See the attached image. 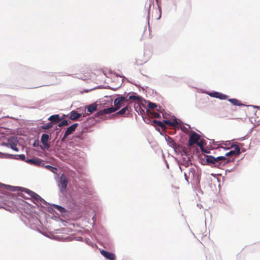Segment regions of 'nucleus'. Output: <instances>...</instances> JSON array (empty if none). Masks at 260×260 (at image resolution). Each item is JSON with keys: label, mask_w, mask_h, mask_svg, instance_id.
Returning <instances> with one entry per match:
<instances>
[{"label": "nucleus", "mask_w": 260, "mask_h": 260, "mask_svg": "<svg viewBox=\"0 0 260 260\" xmlns=\"http://www.w3.org/2000/svg\"><path fill=\"white\" fill-rule=\"evenodd\" d=\"M153 115H154V116L157 118H161L160 114L158 112H154Z\"/></svg>", "instance_id": "5fc2aeb1"}, {"label": "nucleus", "mask_w": 260, "mask_h": 260, "mask_svg": "<svg viewBox=\"0 0 260 260\" xmlns=\"http://www.w3.org/2000/svg\"><path fill=\"white\" fill-rule=\"evenodd\" d=\"M86 243L91 247H93L95 244L92 243L89 239H86Z\"/></svg>", "instance_id": "a18cd8bd"}, {"label": "nucleus", "mask_w": 260, "mask_h": 260, "mask_svg": "<svg viewBox=\"0 0 260 260\" xmlns=\"http://www.w3.org/2000/svg\"><path fill=\"white\" fill-rule=\"evenodd\" d=\"M126 99V97L125 94H117V97L114 100V105L115 106L117 107L118 105L121 102H125V100Z\"/></svg>", "instance_id": "cd10ccee"}, {"label": "nucleus", "mask_w": 260, "mask_h": 260, "mask_svg": "<svg viewBox=\"0 0 260 260\" xmlns=\"http://www.w3.org/2000/svg\"><path fill=\"white\" fill-rule=\"evenodd\" d=\"M19 139L16 136H11L8 139V143H3V145L8 147L12 145H17Z\"/></svg>", "instance_id": "4be33fe9"}, {"label": "nucleus", "mask_w": 260, "mask_h": 260, "mask_svg": "<svg viewBox=\"0 0 260 260\" xmlns=\"http://www.w3.org/2000/svg\"><path fill=\"white\" fill-rule=\"evenodd\" d=\"M179 128L183 132H187L188 131V128L187 127H186L185 126H181V124L179 125Z\"/></svg>", "instance_id": "603ef678"}, {"label": "nucleus", "mask_w": 260, "mask_h": 260, "mask_svg": "<svg viewBox=\"0 0 260 260\" xmlns=\"http://www.w3.org/2000/svg\"><path fill=\"white\" fill-rule=\"evenodd\" d=\"M36 194V193L35 192L31 190V192H30L29 196L31 197V198L32 199V198L34 197V196H35Z\"/></svg>", "instance_id": "052dcab7"}, {"label": "nucleus", "mask_w": 260, "mask_h": 260, "mask_svg": "<svg viewBox=\"0 0 260 260\" xmlns=\"http://www.w3.org/2000/svg\"><path fill=\"white\" fill-rule=\"evenodd\" d=\"M143 103H141V105L140 104H135L134 106V108L136 112L138 113V114L140 115L141 116L145 115V109L142 106Z\"/></svg>", "instance_id": "393cba45"}, {"label": "nucleus", "mask_w": 260, "mask_h": 260, "mask_svg": "<svg viewBox=\"0 0 260 260\" xmlns=\"http://www.w3.org/2000/svg\"><path fill=\"white\" fill-rule=\"evenodd\" d=\"M76 190H73L70 196L72 199L78 203H83L86 200V196L92 195L93 190L90 186V181L85 180H80L76 184Z\"/></svg>", "instance_id": "f03ea898"}, {"label": "nucleus", "mask_w": 260, "mask_h": 260, "mask_svg": "<svg viewBox=\"0 0 260 260\" xmlns=\"http://www.w3.org/2000/svg\"><path fill=\"white\" fill-rule=\"evenodd\" d=\"M155 2H156V3L157 5V6H158L159 5H160V0H155Z\"/></svg>", "instance_id": "774afa93"}, {"label": "nucleus", "mask_w": 260, "mask_h": 260, "mask_svg": "<svg viewBox=\"0 0 260 260\" xmlns=\"http://www.w3.org/2000/svg\"><path fill=\"white\" fill-rule=\"evenodd\" d=\"M202 161L203 165H208L212 167H216L215 156L212 155H205Z\"/></svg>", "instance_id": "ddd939ff"}, {"label": "nucleus", "mask_w": 260, "mask_h": 260, "mask_svg": "<svg viewBox=\"0 0 260 260\" xmlns=\"http://www.w3.org/2000/svg\"><path fill=\"white\" fill-rule=\"evenodd\" d=\"M132 109L128 105H126L125 107L119 110L116 114L123 115L124 116H128Z\"/></svg>", "instance_id": "b1692460"}, {"label": "nucleus", "mask_w": 260, "mask_h": 260, "mask_svg": "<svg viewBox=\"0 0 260 260\" xmlns=\"http://www.w3.org/2000/svg\"><path fill=\"white\" fill-rule=\"evenodd\" d=\"M45 210L51 214L49 216L51 219L56 221H60L63 225H66L67 221L60 217L59 214L57 212L63 217L68 216L71 213V211L69 209L66 208L63 206L55 204H50V205L47 206Z\"/></svg>", "instance_id": "7ed1b4c3"}, {"label": "nucleus", "mask_w": 260, "mask_h": 260, "mask_svg": "<svg viewBox=\"0 0 260 260\" xmlns=\"http://www.w3.org/2000/svg\"><path fill=\"white\" fill-rule=\"evenodd\" d=\"M225 154L224 156H218L217 157H215V162H216V168H219L222 164V161L226 160Z\"/></svg>", "instance_id": "7c9ffc66"}, {"label": "nucleus", "mask_w": 260, "mask_h": 260, "mask_svg": "<svg viewBox=\"0 0 260 260\" xmlns=\"http://www.w3.org/2000/svg\"><path fill=\"white\" fill-rule=\"evenodd\" d=\"M1 189L11 191H18L21 192H23L27 194L28 196L30 193V192H31V190L23 187L12 186L10 185L5 184L4 183H3V185H2Z\"/></svg>", "instance_id": "1a4fd4ad"}, {"label": "nucleus", "mask_w": 260, "mask_h": 260, "mask_svg": "<svg viewBox=\"0 0 260 260\" xmlns=\"http://www.w3.org/2000/svg\"><path fill=\"white\" fill-rule=\"evenodd\" d=\"M75 131V129L71 126V125L68 126L65 131L63 138H67L69 135L73 134Z\"/></svg>", "instance_id": "473e14b6"}, {"label": "nucleus", "mask_w": 260, "mask_h": 260, "mask_svg": "<svg viewBox=\"0 0 260 260\" xmlns=\"http://www.w3.org/2000/svg\"><path fill=\"white\" fill-rule=\"evenodd\" d=\"M220 142H221V144H223L225 146H227L228 145H229V144L231 145V144H232L230 142V141H225H225H221Z\"/></svg>", "instance_id": "6e6d98bb"}, {"label": "nucleus", "mask_w": 260, "mask_h": 260, "mask_svg": "<svg viewBox=\"0 0 260 260\" xmlns=\"http://www.w3.org/2000/svg\"><path fill=\"white\" fill-rule=\"evenodd\" d=\"M178 166H183L185 168L189 167L190 165H192L190 159L188 158L186 159L185 157H182L180 160H177Z\"/></svg>", "instance_id": "a878e982"}, {"label": "nucleus", "mask_w": 260, "mask_h": 260, "mask_svg": "<svg viewBox=\"0 0 260 260\" xmlns=\"http://www.w3.org/2000/svg\"><path fill=\"white\" fill-rule=\"evenodd\" d=\"M202 93H205L211 97L218 99L220 100H225L229 98L228 95L214 90L208 91L206 90H203L202 91Z\"/></svg>", "instance_id": "9b49d317"}, {"label": "nucleus", "mask_w": 260, "mask_h": 260, "mask_svg": "<svg viewBox=\"0 0 260 260\" xmlns=\"http://www.w3.org/2000/svg\"><path fill=\"white\" fill-rule=\"evenodd\" d=\"M70 121L68 120H61L57 124V126H56L53 129L54 131L59 130L58 127H61L63 126V125H67L70 124Z\"/></svg>", "instance_id": "f704fd0d"}, {"label": "nucleus", "mask_w": 260, "mask_h": 260, "mask_svg": "<svg viewBox=\"0 0 260 260\" xmlns=\"http://www.w3.org/2000/svg\"><path fill=\"white\" fill-rule=\"evenodd\" d=\"M184 179L187 182V184H190V182L189 181V177L187 176L186 173H185V172L184 173Z\"/></svg>", "instance_id": "de8ad7c7"}, {"label": "nucleus", "mask_w": 260, "mask_h": 260, "mask_svg": "<svg viewBox=\"0 0 260 260\" xmlns=\"http://www.w3.org/2000/svg\"><path fill=\"white\" fill-rule=\"evenodd\" d=\"M25 162L37 167H41V166L43 165V160L38 157H35L30 158H27L25 160Z\"/></svg>", "instance_id": "dca6fc26"}, {"label": "nucleus", "mask_w": 260, "mask_h": 260, "mask_svg": "<svg viewBox=\"0 0 260 260\" xmlns=\"http://www.w3.org/2000/svg\"><path fill=\"white\" fill-rule=\"evenodd\" d=\"M95 88H96L94 87V88H91V89H85L83 90V92L87 93V92H89V91H91V90H93V89H94Z\"/></svg>", "instance_id": "4d7b16f0"}, {"label": "nucleus", "mask_w": 260, "mask_h": 260, "mask_svg": "<svg viewBox=\"0 0 260 260\" xmlns=\"http://www.w3.org/2000/svg\"><path fill=\"white\" fill-rule=\"evenodd\" d=\"M44 121H43L41 124H43L42 125H40L39 127V129H44L47 130L53 127V125L49 121L45 124L44 123Z\"/></svg>", "instance_id": "e433bc0d"}, {"label": "nucleus", "mask_w": 260, "mask_h": 260, "mask_svg": "<svg viewBox=\"0 0 260 260\" xmlns=\"http://www.w3.org/2000/svg\"><path fill=\"white\" fill-rule=\"evenodd\" d=\"M32 146L34 147H39L40 148V146H42L40 144V141L38 139H36L34 141Z\"/></svg>", "instance_id": "37998d69"}, {"label": "nucleus", "mask_w": 260, "mask_h": 260, "mask_svg": "<svg viewBox=\"0 0 260 260\" xmlns=\"http://www.w3.org/2000/svg\"><path fill=\"white\" fill-rule=\"evenodd\" d=\"M201 136L196 132H192L189 137L188 145L191 146L194 144H197V141L200 139Z\"/></svg>", "instance_id": "412c9836"}, {"label": "nucleus", "mask_w": 260, "mask_h": 260, "mask_svg": "<svg viewBox=\"0 0 260 260\" xmlns=\"http://www.w3.org/2000/svg\"><path fill=\"white\" fill-rule=\"evenodd\" d=\"M101 120H103L100 116L88 117L86 120L81 123L80 128L82 129L83 132L89 133L92 131V127Z\"/></svg>", "instance_id": "20e7f679"}, {"label": "nucleus", "mask_w": 260, "mask_h": 260, "mask_svg": "<svg viewBox=\"0 0 260 260\" xmlns=\"http://www.w3.org/2000/svg\"><path fill=\"white\" fill-rule=\"evenodd\" d=\"M86 133L87 132H83L82 131V129L80 128L79 132L76 133L73 136L72 142L76 143V145H77L80 144L85 139L86 137Z\"/></svg>", "instance_id": "9d476101"}, {"label": "nucleus", "mask_w": 260, "mask_h": 260, "mask_svg": "<svg viewBox=\"0 0 260 260\" xmlns=\"http://www.w3.org/2000/svg\"><path fill=\"white\" fill-rule=\"evenodd\" d=\"M102 255L108 260H116V256L115 253L109 251L104 249H102L100 251Z\"/></svg>", "instance_id": "6ab92c4d"}, {"label": "nucleus", "mask_w": 260, "mask_h": 260, "mask_svg": "<svg viewBox=\"0 0 260 260\" xmlns=\"http://www.w3.org/2000/svg\"><path fill=\"white\" fill-rule=\"evenodd\" d=\"M120 108V106L107 107L104 108L103 109L99 110L95 114L96 116H100L103 120H106L108 118L106 115L107 114L111 113L118 110Z\"/></svg>", "instance_id": "423d86ee"}, {"label": "nucleus", "mask_w": 260, "mask_h": 260, "mask_svg": "<svg viewBox=\"0 0 260 260\" xmlns=\"http://www.w3.org/2000/svg\"><path fill=\"white\" fill-rule=\"evenodd\" d=\"M142 117L143 120H144V121L146 124H151V119L150 118L147 117L146 116H145V115H144Z\"/></svg>", "instance_id": "a19ab883"}, {"label": "nucleus", "mask_w": 260, "mask_h": 260, "mask_svg": "<svg viewBox=\"0 0 260 260\" xmlns=\"http://www.w3.org/2000/svg\"><path fill=\"white\" fill-rule=\"evenodd\" d=\"M142 102H144V104H142V106L145 109L146 112H148L149 109H155L157 111H158L161 109V107L158 104L150 101H147L144 99Z\"/></svg>", "instance_id": "f8f14e48"}, {"label": "nucleus", "mask_w": 260, "mask_h": 260, "mask_svg": "<svg viewBox=\"0 0 260 260\" xmlns=\"http://www.w3.org/2000/svg\"><path fill=\"white\" fill-rule=\"evenodd\" d=\"M158 7V10L159 11V17L157 18V20L159 19L160 18H161V5H159L158 6H157Z\"/></svg>", "instance_id": "3c124183"}, {"label": "nucleus", "mask_w": 260, "mask_h": 260, "mask_svg": "<svg viewBox=\"0 0 260 260\" xmlns=\"http://www.w3.org/2000/svg\"><path fill=\"white\" fill-rule=\"evenodd\" d=\"M231 157L229 158L228 159H226V160L225 161V163H229V162H233V161H235V160L236 158V157H235V155H231Z\"/></svg>", "instance_id": "c03bdc74"}, {"label": "nucleus", "mask_w": 260, "mask_h": 260, "mask_svg": "<svg viewBox=\"0 0 260 260\" xmlns=\"http://www.w3.org/2000/svg\"><path fill=\"white\" fill-rule=\"evenodd\" d=\"M5 158L21 160L24 162L26 158V155L24 154H12L5 153Z\"/></svg>", "instance_id": "a211bd4d"}, {"label": "nucleus", "mask_w": 260, "mask_h": 260, "mask_svg": "<svg viewBox=\"0 0 260 260\" xmlns=\"http://www.w3.org/2000/svg\"><path fill=\"white\" fill-rule=\"evenodd\" d=\"M171 122L172 123H169V125L172 126H178L179 127L181 123H183L182 120L177 118H174L173 120H171Z\"/></svg>", "instance_id": "4c0bfd02"}, {"label": "nucleus", "mask_w": 260, "mask_h": 260, "mask_svg": "<svg viewBox=\"0 0 260 260\" xmlns=\"http://www.w3.org/2000/svg\"><path fill=\"white\" fill-rule=\"evenodd\" d=\"M194 186V190H196L197 191H198L199 193H201L202 194H203V191L201 189V188L200 187V189H198L197 187V185H193Z\"/></svg>", "instance_id": "09e8293b"}, {"label": "nucleus", "mask_w": 260, "mask_h": 260, "mask_svg": "<svg viewBox=\"0 0 260 260\" xmlns=\"http://www.w3.org/2000/svg\"><path fill=\"white\" fill-rule=\"evenodd\" d=\"M218 149H223L224 150H228L230 149V148L226 146L223 147V146H217V147H211V150Z\"/></svg>", "instance_id": "79ce46f5"}, {"label": "nucleus", "mask_w": 260, "mask_h": 260, "mask_svg": "<svg viewBox=\"0 0 260 260\" xmlns=\"http://www.w3.org/2000/svg\"><path fill=\"white\" fill-rule=\"evenodd\" d=\"M153 4V0H149L148 4V7H147V3H146L145 8L146 9L147 11V23L149 24V19H150V8L151 7V5Z\"/></svg>", "instance_id": "2f4dec72"}, {"label": "nucleus", "mask_w": 260, "mask_h": 260, "mask_svg": "<svg viewBox=\"0 0 260 260\" xmlns=\"http://www.w3.org/2000/svg\"><path fill=\"white\" fill-rule=\"evenodd\" d=\"M181 155L182 156H183V155H185V156H187H187H188V154H187L186 152H185L184 150H182V152L181 153Z\"/></svg>", "instance_id": "e2e57ef3"}, {"label": "nucleus", "mask_w": 260, "mask_h": 260, "mask_svg": "<svg viewBox=\"0 0 260 260\" xmlns=\"http://www.w3.org/2000/svg\"><path fill=\"white\" fill-rule=\"evenodd\" d=\"M78 123H74L71 126L76 130V128L79 126Z\"/></svg>", "instance_id": "13d9d810"}, {"label": "nucleus", "mask_w": 260, "mask_h": 260, "mask_svg": "<svg viewBox=\"0 0 260 260\" xmlns=\"http://www.w3.org/2000/svg\"><path fill=\"white\" fill-rule=\"evenodd\" d=\"M77 111H78V114H80V117L81 116H86L88 115V113L86 112V108L85 106L83 107H80L79 108H78L76 110Z\"/></svg>", "instance_id": "72a5a7b5"}, {"label": "nucleus", "mask_w": 260, "mask_h": 260, "mask_svg": "<svg viewBox=\"0 0 260 260\" xmlns=\"http://www.w3.org/2000/svg\"><path fill=\"white\" fill-rule=\"evenodd\" d=\"M210 140V139H209ZM211 141H212V143L210 142V145H211L212 144H213L214 145H217V142H215L214 141V140H210Z\"/></svg>", "instance_id": "680f3d73"}, {"label": "nucleus", "mask_w": 260, "mask_h": 260, "mask_svg": "<svg viewBox=\"0 0 260 260\" xmlns=\"http://www.w3.org/2000/svg\"><path fill=\"white\" fill-rule=\"evenodd\" d=\"M245 107H253V108H255V109H260V106H256V105H246V106Z\"/></svg>", "instance_id": "864d4df0"}, {"label": "nucleus", "mask_w": 260, "mask_h": 260, "mask_svg": "<svg viewBox=\"0 0 260 260\" xmlns=\"http://www.w3.org/2000/svg\"><path fill=\"white\" fill-rule=\"evenodd\" d=\"M165 140L167 144L173 148L176 153H177V147H179V145L177 144L172 138L168 136H165Z\"/></svg>", "instance_id": "aec40b11"}, {"label": "nucleus", "mask_w": 260, "mask_h": 260, "mask_svg": "<svg viewBox=\"0 0 260 260\" xmlns=\"http://www.w3.org/2000/svg\"><path fill=\"white\" fill-rule=\"evenodd\" d=\"M246 137H247V135H246V136H244V137H241V138H239L238 140L239 141H243V140H244L246 139Z\"/></svg>", "instance_id": "69168bd1"}, {"label": "nucleus", "mask_w": 260, "mask_h": 260, "mask_svg": "<svg viewBox=\"0 0 260 260\" xmlns=\"http://www.w3.org/2000/svg\"><path fill=\"white\" fill-rule=\"evenodd\" d=\"M5 153H3L0 152V158H5Z\"/></svg>", "instance_id": "0e129e2a"}, {"label": "nucleus", "mask_w": 260, "mask_h": 260, "mask_svg": "<svg viewBox=\"0 0 260 260\" xmlns=\"http://www.w3.org/2000/svg\"><path fill=\"white\" fill-rule=\"evenodd\" d=\"M202 152L205 153H210L211 152H210V150H206L204 148V151H202Z\"/></svg>", "instance_id": "338daca9"}, {"label": "nucleus", "mask_w": 260, "mask_h": 260, "mask_svg": "<svg viewBox=\"0 0 260 260\" xmlns=\"http://www.w3.org/2000/svg\"><path fill=\"white\" fill-rule=\"evenodd\" d=\"M80 114H78V111L75 110H72L69 114H68V117L70 120H74L77 118L80 117Z\"/></svg>", "instance_id": "c756f323"}, {"label": "nucleus", "mask_w": 260, "mask_h": 260, "mask_svg": "<svg viewBox=\"0 0 260 260\" xmlns=\"http://www.w3.org/2000/svg\"><path fill=\"white\" fill-rule=\"evenodd\" d=\"M32 200L34 203L38 206L37 207L26 202L22 201L24 203V207L27 210V211L26 212V213L27 214V217H26L27 222L25 221V223L29 224L30 228L31 229L35 230L36 229L39 233L45 235V234L42 233L37 228V225L39 224V223H41L40 221L37 217H34L32 214H34L38 215L39 214L38 210L44 212V210H46L47 206L50 205V204L46 201L37 193L35 196H34V197L32 198Z\"/></svg>", "instance_id": "f257e3e1"}, {"label": "nucleus", "mask_w": 260, "mask_h": 260, "mask_svg": "<svg viewBox=\"0 0 260 260\" xmlns=\"http://www.w3.org/2000/svg\"><path fill=\"white\" fill-rule=\"evenodd\" d=\"M124 94L126 97V99L125 100L126 102L133 100H137L139 102H142V100H144V98L142 96L138 95L135 92H129L128 93L125 92Z\"/></svg>", "instance_id": "2eb2a0df"}, {"label": "nucleus", "mask_w": 260, "mask_h": 260, "mask_svg": "<svg viewBox=\"0 0 260 260\" xmlns=\"http://www.w3.org/2000/svg\"><path fill=\"white\" fill-rule=\"evenodd\" d=\"M56 179L60 193L64 195L67 192V187L68 184V181L66 176L64 173H62L58 179L56 178Z\"/></svg>", "instance_id": "6e6552de"}, {"label": "nucleus", "mask_w": 260, "mask_h": 260, "mask_svg": "<svg viewBox=\"0 0 260 260\" xmlns=\"http://www.w3.org/2000/svg\"><path fill=\"white\" fill-rule=\"evenodd\" d=\"M54 131H51V132L49 134H47L46 133L42 134L40 142L42 144V146H40V149L43 151H45L46 150H48L50 148V145L48 143V141L51 140V135L52 134Z\"/></svg>", "instance_id": "0eeeda50"}, {"label": "nucleus", "mask_w": 260, "mask_h": 260, "mask_svg": "<svg viewBox=\"0 0 260 260\" xmlns=\"http://www.w3.org/2000/svg\"><path fill=\"white\" fill-rule=\"evenodd\" d=\"M98 103H99V105L101 106L100 108L102 106L104 108L107 107L112 105V98L111 96H105L104 99H100Z\"/></svg>", "instance_id": "f3484780"}, {"label": "nucleus", "mask_w": 260, "mask_h": 260, "mask_svg": "<svg viewBox=\"0 0 260 260\" xmlns=\"http://www.w3.org/2000/svg\"><path fill=\"white\" fill-rule=\"evenodd\" d=\"M169 123H172V122H171V120L164 119L162 121H160L158 122V125L160 126L162 128H164L165 127V124H167L169 125Z\"/></svg>", "instance_id": "ea45409f"}, {"label": "nucleus", "mask_w": 260, "mask_h": 260, "mask_svg": "<svg viewBox=\"0 0 260 260\" xmlns=\"http://www.w3.org/2000/svg\"><path fill=\"white\" fill-rule=\"evenodd\" d=\"M189 177L191 178L190 183L193 186V185H197V187L200 189L201 172H197L195 168H190L189 169Z\"/></svg>", "instance_id": "39448f33"}, {"label": "nucleus", "mask_w": 260, "mask_h": 260, "mask_svg": "<svg viewBox=\"0 0 260 260\" xmlns=\"http://www.w3.org/2000/svg\"><path fill=\"white\" fill-rule=\"evenodd\" d=\"M228 101L230 102L233 105L236 106H243L245 107L246 106V104H243L241 101L235 99V98H231V99H228Z\"/></svg>", "instance_id": "c85d7f7f"}, {"label": "nucleus", "mask_w": 260, "mask_h": 260, "mask_svg": "<svg viewBox=\"0 0 260 260\" xmlns=\"http://www.w3.org/2000/svg\"><path fill=\"white\" fill-rule=\"evenodd\" d=\"M68 114H62L61 116H60V118L61 119V120H65L64 119L66 118L67 117H68V116H67Z\"/></svg>", "instance_id": "bf43d9fd"}, {"label": "nucleus", "mask_w": 260, "mask_h": 260, "mask_svg": "<svg viewBox=\"0 0 260 260\" xmlns=\"http://www.w3.org/2000/svg\"><path fill=\"white\" fill-rule=\"evenodd\" d=\"M231 148H234L225 153V156H230L231 155H235V157H237L241 153V148L239 146L235 144H231Z\"/></svg>", "instance_id": "4468645a"}, {"label": "nucleus", "mask_w": 260, "mask_h": 260, "mask_svg": "<svg viewBox=\"0 0 260 260\" xmlns=\"http://www.w3.org/2000/svg\"><path fill=\"white\" fill-rule=\"evenodd\" d=\"M41 167L44 168L53 173H55L57 171V168L56 167H54L50 165H45L44 162L43 165L41 166Z\"/></svg>", "instance_id": "c9c22d12"}, {"label": "nucleus", "mask_w": 260, "mask_h": 260, "mask_svg": "<svg viewBox=\"0 0 260 260\" xmlns=\"http://www.w3.org/2000/svg\"><path fill=\"white\" fill-rule=\"evenodd\" d=\"M48 120L53 125L54 124L58 123L61 119L60 118V115L58 114H53L48 118Z\"/></svg>", "instance_id": "bb28decb"}, {"label": "nucleus", "mask_w": 260, "mask_h": 260, "mask_svg": "<svg viewBox=\"0 0 260 260\" xmlns=\"http://www.w3.org/2000/svg\"><path fill=\"white\" fill-rule=\"evenodd\" d=\"M197 144L200 147L201 151H204V146L206 145L207 142L205 140H200L197 143Z\"/></svg>", "instance_id": "58836bf2"}, {"label": "nucleus", "mask_w": 260, "mask_h": 260, "mask_svg": "<svg viewBox=\"0 0 260 260\" xmlns=\"http://www.w3.org/2000/svg\"><path fill=\"white\" fill-rule=\"evenodd\" d=\"M160 121L159 120H155V119H154V120H151V125L155 127V125L156 124H157L158 125V122Z\"/></svg>", "instance_id": "8fccbe9b"}, {"label": "nucleus", "mask_w": 260, "mask_h": 260, "mask_svg": "<svg viewBox=\"0 0 260 260\" xmlns=\"http://www.w3.org/2000/svg\"><path fill=\"white\" fill-rule=\"evenodd\" d=\"M9 147L11 148L12 150L16 152H18L19 151V148L17 147V145H12L8 146Z\"/></svg>", "instance_id": "49530a36"}, {"label": "nucleus", "mask_w": 260, "mask_h": 260, "mask_svg": "<svg viewBox=\"0 0 260 260\" xmlns=\"http://www.w3.org/2000/svg\"><path fill=\"white\" fill-rule=\"evenodd\" d=\"M98 101H96L91 104L86 105L85 107L86 108V112L88 113V115L98 110Z\"/></svg>", "instance_id": "5701e85b"}]
</instances>
